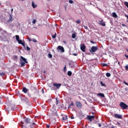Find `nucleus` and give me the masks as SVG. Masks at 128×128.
Segmentation results:
<instances>
[{
    "label": "nucleus",
    "mask_w": 128,
    "mask_h": 128,
    "mask_svg": "<svg viewBox=\"0 0 128 128\" xmlns=\"http://www.w3.org/2000/svg\"><path fill=\"white\" fill-rule=\"evenodd\" d=\"M63 70H64V72H66V65H65V66L63 69Z\"/></svg>",
    "instance_id": "nucleus-28"
},
{
    "label": "nucleus",
    "mask_w": 128,
    "mask_h": 128,
    "mask_svg": "<svg viewBox=\"0 0 128 128\" xmlns=\"http://www.w3.org/2000/svg\"><path fill=\"white\" fill-rule=\"evenodd\" d=\"M98 50V46H92L91 48V49H90V52L92 54V52H97V50Z\"/></svg>",
    "instance_id": "nucleus-2"
},
{
    "label": "nucleus",
    "mask_w": 128,
    "mask_h": 128,
    "mask_svg": "<svg viewBox=\"0 0 128 128\" xmlns=\"http://www.w3.org/2000/svg\"><path fill=\"white\" fill-rule=\"evenodd\" d=\"M25 49L28 52V50H30V48L28 47V46H26V48H25Z\"/></svg>",
    "instance_id": "nucleus-29"
},
{
    "label": "nucleus",
    "mask_w": 128,
    "mask_h": 128,
    "mask_svg": "<svg viewBox=\"0 0 128 128\" xmlns=\"http://www.w3.org/2000/svg\"><path fill=\"white\" fill-rule=\"evenodd\" d=\"M73 56H78V54H73Z\"/></svg>",
    "instance_id": "nucleus-54"
},
{
    "label": "nucleus",
    "mask_w": 128,
    "mask_h": 128,
    "mask_svg": "<svg viewBox=\"0 0 128 128\" xmlns=\"http://www.w3.org/2000/svg\"><path fill=\"white\" fill-rule=\"evenodd\" d=\"M76 106L78 108H82V103L78 101L76 102Z\"/></svg>",
    "instance_id": "nucleus-5"
},
{
    "label": "nucleus",
    "mask_w": 128,
    "mask_h": 128,
    "mask_svg": "<svg viewBox=\"0 0 128 128\" xmlns=\"http://www.w3.org/2000/svg\"><path fill=\"white\" fill-rule=\"evenodd\" d=\"M125 58H128V56L126 54L124 55Z\"/></svg>",
    "instance_id": "nucleus-48"
},
{
    "label": "nucleus",
    "mask_w": 128,
    "mask_h": 128,
    "mask_svg": "<svg viewBox=\"0 0 128 128\" xmlns=\"http://www.w3.org/2000/svg\"><path fill=\"white\" fill-rule=\"evenodd\" d=\"M112 16L113 18H118V15L116 14V12H112Z\"/></svg>",
    "instance_id": "nucleus-19"
},
{
    "label": "nucleus",
    "mask_w": 128,
    "mask_h": 128,
    "mask_svg": "<svg viewBox=\"0 0 128 128\" xmlns=\"http://www.w3.org/2000/svg\"><path fill=\"white\" fill-rule=\"evenodd\" d=\"M57 50H60L61 52H64V48L62 46H58Z\"/></svg>",
    "instance_id": "nucleus-8"
},
{
    "label": "nucleus",
    "mask_w": 128,
    "mask_h": 128,
    "mask_svg": "<svg viewBox=\"0 0 128 128\" xmlns=\"http://www.w3.org/2000/svg\"><path fill=\"white\" fill-rule=\"evenodd\" d=\"M48 58H52V54H50V53L48 54Z\"/></svg>",
    "instance_id": "nucleus-23"
},
{
    "label": "nucleus",
    "mask_w": 128,
    "mask_h": 128,
    "mask_svg": "<svg viewBox=\"0 0 128 128\" xmlns=\"http://www.w3.org/2000/svg\"><path fill=\"white\" fill-rule=\"evenodd\" d=\"M120 106L123 110H126V108H128V106L124 102H120Z\"/></svg>",
    "instance_id": "nucleus-3"
},
{
    "label": "nucleus",
    "mask_w": 128,
    "mask_h": 128,
    "mask_svg": "<svg viewBox=\"0 0 128 128\" xmlns=\"http://www.w3.org/2000/svg\"><path fill=\"white\" fill-rule=\"evenodd\" d=\"M24 122L22 121L19 123V126L21 127V128H24Z\"/></svg>",
    "instance_id": "nucleus-18"
},
{
    "label": "nucleus",
    "mask_w": 128,
    "mask_h": 128,
    "mask_svg": "<svg viewBox=\"0 0 128 128\" xmlns=\"http://www.w3.org/2000/svg\"><path fill=\"white\" fill-rule=\"evenodd\" d=\"M53 86H56V88H60V86H62V84L54 83Z\"/></svg>",
    "instance_id": "nucleus-11"
},
{
    "label": "nucleus",
    "mask_w": 128,
    "mask_h": 128,
    "mask_svg": "<svg viewBox=\"0 0 128 128\" xmlns=\"http://www.w3.org/2000/svg\"><path fill=\"white\" fill-rule=\"evenodd\" d=\"M80 50L83 52H86V45L84 44H82L80 45Z\"/></svg>",
    "instance_id": "nucleus-4"
},
{
    "label": "nucleus",
    "mask_w": 128,
    "mask_h": 128,
    "mask_svg": "<svg viewBox=\"0 0 128 128\" xmlns=\"http://www.w3.org/2000/svg\"><path fill=\"white\" fill-rule=\"evenodd\" d=\"M12 10H14V9H12Z\"/></svg>",
    "instance_id": "nucleus-57"
},
{
    "label": "nucleus",
    "mask_w": 128,
    "mask_h": 128,
    "mask_svg": "<svg viewBox=\"0 0 128 128\" xmlns=\"http://www.w3.org/2000/svg\"><path fill=\"white\" fill-rule=\"evenodd\" d=\"M0 76H6V72H2L0 73Z\"/></svg>",
    "instance_id": "nucleus-24"
},
{
    "label": "nucleus",
    "mask_w": 128,
    "mask_h": 128,
    "mask_svg": "<svg viewBox=\"0 0 128 128\" xmlns=\"http://www.w3.org/2000/svg\"><path fill=\"white\" fill-rule=\"evenodd\" d=\"M125 70H128V64L125 66Z\"/></svg>",
    "instance_id": "nucleus-39"
},
{
    "label": "nucleus",
    "mask_w": 128,
    "mask_h": 128,
    "mask_svg": "<svg viewBox=\"0 0 128 128\" xmlns=\"http://www.w3.org/2000/svg\"><path fill=\"white\" fill-rule=\"evenodd\" d=\"M18 42V43L20 44L22 42V40H19Z\"/></svg>",
    "instance_id": "nucleus-35"
},
{
    "label": "nucleus",
    "mask_w": 128,
    "mask_h": 128,
    "mask_svg": "<svg viewBox=\"0 0 128 128\" xmlns=\"http://www.w3.org/2000/svg\"><path fill=\"white\" fill-rule=\"evenodd\" d=\"M90 42H91V44H96V42H94V41H92V40H90Z\"/></svg>",
    "instance_id": "nucleus-45"
},
{
    "label": "nucleus",
    "mask_w": 128,
    "mask_h": 128,
    "mask_svg": "<svg viewBox=\"0 0 128 128\" xmlns=\"http://www.w3.org/2000/svg\"><path fill=\"white\" fill-rule=\"evenodd\" d=\"M52 38H56V33H55L54 35H52Z\"/></svg>",
    "instance_id": "nucleus-27"
},
{
    "label": "nucleus",
    "mask_w": 128,
    "mask_h": 128,
    "mask_svg": "<svg viewBox=\"0 0 128 128\" xmlns=\"http://www.w3.org/2000/svg\"><path fill=\"white\" fill-rule=\"evenodd\" d=\"M97 96H100L101 98H104V94L102 93H98Z\"/></svg>",
    "instance_id": "nucleus-16"
},
{
    "label": "nucleus",
    "mask_w": 128,
    "mask_h": 128,
    "mask_svg": "<svg viewBox=\"0 0 128 128\" xmlns=\"http://www.w3.org/2000/svg\"><path fill=\"white\" fill-rule=\"evenodd\" d=\"M27 40L29 41V42H32V39H30V38L29 37L27 38Z\"/></svg>",
    "instance_id": "nucleus-41"
},
{
    "label": "nucleus",
    "mask_w": 128,
    "mask_h": 128,
    "mask_svg": "<svg viewBox=\"0 0 128 128\" xmlns=\"http://www.w3.org/2000/svg\"><path fill=\"white\" fill-rule=\"evenodd\" d=\"M124 4H125L126 6L128 8V2H124Z\"/></svg>",
    "instance_id": "nucleus-32"
},
{
    "label": "nucleus",
    "mask_w": 128,
    "mask_h": 128,
    "mask_svg": "<svg viewBox=\"0 0 128 128\" xmlns=\"http://www.w3.org/2000/svg\"><path fill=\"white\" fill-rule=\"evenodd\" d=\"M71 118H72V120H74V117L72 116V117H71Z\"/></svg>",
    "instance_id": "nucleus-53"
},
{
    "label": "nucleus",
    "mask_w": 128,
    "mask_h": 128,
    "mask_svg": "<svg viewBox=\"0 0 128 128\" xmlns=\"http://www.w3.org/2000/svg\"><path fill=\"white\" fill-rule=\"evenodd\" d=\"M32 42H37L38 41L36 39H32Z\"/></svg>",
    "instance_id": "nucleus-40"
},
{
    "label": "nucleus",
    "mask_w": 128,
    "mask_h": 128,
    "mask_svg": "<svg viewBox=\"0 0 128 128\" xmlns=\"http://www.w3.org/2000/svg\"><path fill=\"white\" fill-rule=\"evenodd\" d=\"M124 16L126 18H127V20H128V16L126 14H125Z\"/></svg>",
    "instance_id": "nucleus-47"
},
{
    "label": "nucleus",
    "mask_w": 128,
    "mask_h": 128,
    "mask_svg": "<svg viewBox=\"0 0 128 128\" xmlns=\"http://www.w3.org/2000/svg\"><path fill=\"white\" fill-rule=\"evenodd\" d=\"M76 33H74L72 34V38H76Z\"/></svg>",
    "instance_id": "nucleus-26"
},
{
    "label": "nucleus",
    "mask_w": 128,
    "mask_h": 128,
    "mask_svg": "<svg viewBox=\"0 0 128 128\" xmlns=\"http://www.w3.org/2000/svg\"><path fill=\"white\" fill-rule=\"evenodd\" d=\"M100 84L102 86H106V84H104V83L102 82V81H101L100 82Z\"/></svg>",
    "instance_id": "nucleus-31"
},
{
    "label": "nucleus",
    "mask_w": 128,
    "mask_h": 128,
    "mask_svg": "<svg viewBox=\"0 0 128 128\" xmlns=\"http://www.w3.org/2000/svg\"><path fill=\"white\" fill-rule=\"evenodd\" d=\"M72 73L71 71L68 72V76H72Z\"/></svg>",
    "instance_id": "nucleus-21"
},
{
    "label": "nucleus",
    "mask_w": 128,
    "mask_h": 128,
    "mask_svg": "<svg viewBox=\"0 0 128 128\" xmlns=\"http://www.w3.org/2000/svg\"><path fill=\"white\" fill-rule=\"evenodd\" d=\"M72 106H74V102H71L70 104L68 106V108H70Z\"/></svg>",
    "instance_id": "nucleus-20"
},
{
    "label": "nucleus",
    "mask_w": 128,
    "mask_h": 128,
    "mask_svg": "<svg viewBox=\"0 0 128 128\" xmlns=\"http://www.w3.org/2000/svg\"><path fill=\"white\" fill-rule=\"evenodd\" d=\"M20 62L22 68V66H26V64H28L26 59V58H24L22 56H20Z\"/></svg>",
    "instance_id": "nucleus-1"
},
{
    "label": "nucleus",
    "mask_w": 128,
    "mask_h": 128,
    "mask_svg": "<svg viewBox=\"0 0 128 128\" xmlns=\"http://www.w3.org/2000/svg\"><path fill=\"white\" fill-rule=\"evenodd\" d=\"M48 0V2L50 1V0Z\"/></svg>",
    "instance_id": "nucleus-58"
},
{
    "label": "nucleus",
    "mask_w": 128,
    "mask_h": 128,
    "mask_svg": "<svg viewBox=\"0 0 128 128\" xmlns=\"http://www.w3.org/2000/svg\"><path fill=\"white\" fill-rule=\"evenodd\" d=\"M118 64L119 66H120V62H118Z\"/></svg>",
    "instance_id": "nucleus-55"
},
{
    "label": "nucleus",
    "mask_w": 128,
    "mask_h": 128,
    "mask_svg": "<svg viewBox=\"0 0 128 128\" xmlns=\"http://www.w3.org/2000/svg\"><path fill=\"white\" fill-rule=\"evenodd\" d=\"M42 92L43 94H44V89H42Z\"/></svg>",
    "instance_id": "nucleus-49"
},
{
    "label": "nucleus",
    "mask_w": 128,
    "mask_h": 128,
    "mask_svg": "<svg viewBox=\"0 0 128 128\" xmlns=\"http://www.w3.org/2000/svg\"><path fill=\"white\" fill-rule=\"evenodd\" d=\"M56 106H58V98H56Z\"/></svg>",
    "instance_id": "nucleus-36"
},
{
    "label": "nucleus",
    "mask_w": 128,
    "mask_h": 128,
    "mask_svg": "<svg viewBox=\"0 0 128 128\" xmlns=\"http://www.w3.org/2000/svg\"><path fill=\"white\" fill-rule=\"evenodd\" d=\"M63 42H64L65 44H68V42H66V40H64Z\"/></svg>",
    "instance_id": "nucleus-43"
},
{
    "label": "nucleus",
    "mask_w": 128,
    "mask_h": 128,
    "mask_svg": "<svg viewBox=\"0 0 128 128\" xmlns=\"http://www.w3.org/2000/svg\"><path fill=\"white\" fill-rule=\"evenodd\" d=\"M22 92H23L24 94H26L28 92V89L26 88V87H24L22 88Z\"/></svg>",
    "instance_id": "nucleus-14"
},
{
    "label": "nucleus",
    "mask_w": 128,
    "mask_h": 128,
    "mask_svg": "<svg viewBox=\"0 0 128 128\" xmlns=\"http://www.w3.org/2000/svg\"><path fill=\"white\" fill-rule=\"evenodd\" d=\"M122 26H126L124 24H122Z\"/></svg>",
    "instance_id": "nucleus-52"
},
{
    "label": "nucleus",
    "mask_w": 128,
    "mask_h": 128,
    "mask_svg": "<svg viewBox=\"0 0 128 128\" xmlns=\"http://www.w3.org/2000/svg\"><path fill=\"white\" fill-rule=\"evenodd\" d=\"M87 118H88V120H90V122H92L94 120V116H87Z\"/></svg>",
    "instance_id": "nucleus-10"
},
{
    "label": "nucleus",
    "mask_w": 128,
    "mask_h": 128,
    "mask_svg": "<svg viewBox=\"0 0 128 128\" xmlns=\"http://www.w3.org/2000/svg\"><path fill=\"white\" fill-rule=\"evenodd\" d=\"M30 128H34V126H36V124L34 122L31 124H30Z\"/></svg>",
    "instance_id": "nucleus-22"
},
{
    "label": "nucleus",
    "mask_w": 128,
    "mask_h": 128,
    "mask_svg": "<svg viewBox=\"0 0 128 128\" xmlns=\"http://www.w3.org/2000/svg\"><path fill=\"white\" fill-rule=\"evenodd\" d=\"M80 20H78L76 22L78 24H80Z\"/></svg>",
    "instance_id": "nucleus-33"
},
{
    "label": "nucleus",
    "mask_w": 128,
    "mask_h": 128,
    "mask_svg": "<svg viewBox=\"0 0 128 128\" xmlns=\"http://www.w3.org/2000/svg\"><path fill=\"white\" fill-rule=\"evenodd\" d=\"M21 0L22 2H24V0Z\"/></svg>",
    "instance_id": "nucleus-56"
},
{
    "label": "nucleus",
    "mask_w": 128,
    "mask_h": 128,
    "mask_svg": "<svg viewBox=\"0 0 128 128\" xmlns=\"http://www.w3.org/2000/svg\"><path fill=\"white\" fill-rule=\"evenodd\" d=\"M12 60L15 62H18V56H12Z\"/></svg>",
    "instance_id": "nucleus-13"
},
{
    "label": "nucleus",
    "mask_w": 128,
    "mask_h": 128,
    "mask_svg": "<svg viewBox=\"0 0 128 128\" xmlns=\"http://www.w3.org/2000/svg\"><path fill=\"white\" fill-rule=\"evenodd\" d=\"M114 118H119V119L122 118V115L118 114H114Z\"/></svg>",
    "instance_id": "nucleus-7"
},
{
    "label": "nucleus",
    "mask_w": 128,
    "mask_h": 128,
    "mask_svg": "<svg viewBox=\"0 0 128 128\" xmlns=\"http://www.w3.org/2000/svg\"><path fill=\"white\" fill-rule=\"evenodd\" d=\"M106 76H107L108 78H110V73H106Z\"/></svg>",
    "instance_id": "nucleus-30"
},
{
    "label": "nucleus",
    "mask_w": 128,
    "mask_h": 128,
    "mask_svg": "<svg viewBox=\"0 0 128 128\" xmlns=\"http://www.w3.org/2000/svg\"><path fill=\"white\" fill-rule=\"evenodd\" d=\"M62 120H68V116H66V115H64V116H62Z\"/></svg>",
    "instance_id": "nucleus-17"
},
{
    "label": "nucleus",
    "mask_w": 128,
    "mask_h": 128,
    "mask_svg": "<svg viewBox=\"0 0 128 128\" xmlns=\"http://www.w3.org/2000/svg\"><path fill=\"white\" fill-rule=\"evenodd\" d=\"M98 126H99V128H100V126H102V124H98Z\"/></svg>",
    "instance_id": "nucleus-51"
},
{
    "label": "nucleus",
    "mask_w": 128,
    "mask_h": 128,
    "mask_svg": "<svg viewBox=\"0 0 128 128\" xmlns=\"http://www.w3.org/2000/svg\"><path fill=\"white\" fill-rule=\"evenodd\" d=\"M32 6L33 8H38V5L34 4V2H32Z\"/></svg>",
    "instance_id": "nucleus-15"
},
{
    "label": "nucleus",
    "mask_w": 128,
    "mask_h": 128,
    "mask_svg": "<svg viewBox=\"0 0 128 128\" xmlns=\"http://www.w3.org/2000/svg\"><path fill=\"white\" fill-rule=\"evenodd\" d=\"M102 66H108V64H102Z\"/></svg>",
    "instance_id": "nucleus-37"
},
{
    "label": "nucleus",
    "mask_w": 128,
    "mask_h": 128,
    "mask_svg": "<svg viewBox=\"0 0 128 128\" xmlns=\"http://www.w3.org/2000/svg\"><path fill=\"white\" fill-rule=\"evenodd\" d=\"M16 40L18 42V40H20V36H18V35H16Z\"/></svg>",
    "instance_id": "nucleus-25"
},
{
    "label": "nucleus",
    "mask_w": 128,
    "mask_h": 128,
    "mask_svg": "<svg viewBox=\"0 0 128 128\" xmlns=\"http://www.w3.org/2000/svg\"><path fill=\"white\" fill-rule=\"evenodd\" d=\"M100 22L98 23L100 26H106V22H104L103 20H99Z\"/></svg>",
    "instance_id": "nucleus-9"
},
{
    "label": "nucleus",
    "mask_w": 128,
    "mask_h": 128,
    "mask_svg": "<svg viewBox=\"0 0 128 128\" xmlns=\"http://www.w3.org/2000/svg\"><path fill=\"white\" fill-rule=\"evenodd\" d=\"M24 122L26 124H30V118H24Z\"/></svg>",
    "instance_id": "nucleus-6"
},
{
    "label": "nucleus",
    "mask_w": 128,
    "mask_h": 128,
    "mask_svg": "<svg viewBox=\"0 0 128 128\" xmlns=\"http://www.w3.org/2000/svg\"><path fill=\"white\" fill-rule=\"evenodd\" d=\"M84 28H85V30H88V28L86 26H84Z\"/></svg>",
    "instance_id": "nucleus-44"
},
{
    "label": "nucleus",
    "mask_w": 128,
    "mask_h": 128,
    "mask_svg": "<svg viewBox=\"0 0 128 128\" xmlns=\"http://www.w3.org/2000/svg\"><path fill=\"white\" fill-rule=\"evenodd\" d=\"M46 128H50V125H46Z\"/></svg>",
    "instance_id": "nucleus-50"
},
{
    "label": "nucleus",
    "mask_w": 128,
    "mask_h": 128,
    "mask_svg": "<svg viewBox=\"0 0 128 128\" xmlns=\"http://www.w3.org/2000/svg\"><path fill=\"white\" fill-rule=\"evenodd\" d=\"M28 94L29 98H30L32 96V95H30V93H28Z\"/></svg>",
    "instance_id": "nucleus-46"
},
{
    "label": "nucleus",
    "mask_w": 128,
    "mask_h": 128,
    "mask_svg": "<svg viewBox=\"0 0 128 128\" xmlns=\"http://www.w3.org/2000/svg\"><path fill=\"white\" fill-rule=\"evenodd\" d=\"M23 96H21V100H24V102H27V104H28V102H30V100H28V98H22Z\"/></svg>",
    "instance_id": "nucleus-12"
},
{
    "label": "nucleus",
    "mask_w": 128,
    "mask_h": 128,
    "mask_svg": "<svg viewBox=\"0 0 128 128\" xmlns=\"http://www.w3.org/2000/svg\"><path fill=\"white\" fill-rule=\"evenodd\" d=\"M69 2H70V4H72V3L74 2V1H73L72 0H69Z\"/></svg>",
    "instance_id": "nucleus-42"
},
{
    "label": "nucleus",
    "mask_w": 128,
    "mask_h": 128,
    "mask_svg": "<svg viewBox=\"0 0 128 128\" xmlns=\"http://www.w3.org/2000/svg\"><path fill=\"white\" fill-rule=\"evenodd\" d=\"M2 5V4L0 3V6H1Z\"/></svg>",
    "instance_id": "nucleus-60"
},
{
    "label": "nucleus",
    "mask_w": 128,
    "mask_h": 128,
    "mask_svg": "<svg viewBox=\"0 0 128 128\" xmlns=\"http://www.w3.org/2000/svg\"><path fill=\"white\" fill-rule=\"evenodd\" d=\"M69 66H70V63L69 64Z\"/></svg>",
    "instance_id": "nucleus-59"
},
{
    "label": "nucleus",
    "mask_w": 128,
    "mask_h": 128,
    "mask_svg": "<svg viewBox=\"0 0 128 128\" xmlns=\"http://www.w3.org/2000/svg\"><path fill=\"white\" fill-rule=\"evenodd\" d=\"M20 44H22L24 48H26V44L24 42H22Z\"/></svg>",
    "instance_id": "nucleus-34"
},
{
    "label": "nucleus",
    "mask_w": 128,
    "mask_h": 128,
    "mask_svg": "<svg viewBox=\"0 0 128 128\" xmlns=\"http://www.w3.org/2000/svg\"><path fill=\"white\" fill-rule=\"evenodd\" d=\"M36 19H34L32 22V23L34 24H36Z\"/></svg>",
    "instance_id": "nucleus-38"
}]
</instances>
